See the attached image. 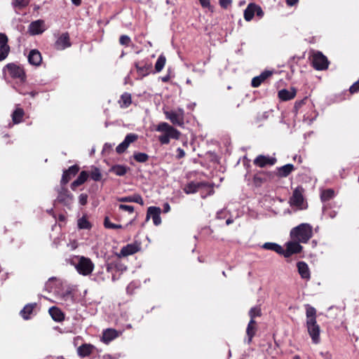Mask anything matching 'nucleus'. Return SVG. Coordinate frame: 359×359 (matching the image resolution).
<instances>
[{"mask_svg":"<svg viewBox=\"0 0 359 359\" xmlns=\"http://www.w3.org/2000/svg\"><path fill=\"white\" fill-rule=\"evenodd\" d=\"M166 62L165 56L163 54L160 55L155 64V70L156 72H160L164 67Z\"/></svg>","mask_w":359,"mask_h":359,"instance_id":"obj_34","label":"nucleus"},{"mask_svg":"<svg viewBox=\"0 0 359 359\" xmlns=\"http://www.w3.org/2000/svg\"><path fill=\"white\" fill-rule=\"evenodd\" d=\"M24 116V111L22 109L17 108L12 114V119L14 123H19L22 121Z\"/></svg>","mask_w":359,"mask_h":359,"instance_id":"obj_33","label":"nucleus"},{"mask_svg":"<svg viewBox=\"0 0 359 359\" xmlns=\"http://www.w3.org/2000/svg\"><path fill=\"white\" fill-rule=\"evenodd\" d=\"M262 247H280V245L275 243H265Z\"/></svg>","mask_w":359,"mask_h":359,"instance_id":"obj_57","label":"nucleus"},{"mask_svg":"<svg viewBox=\"0 0 359 359\" xmlns=\"http://www.w3.org/2000/svg\"><path fill=\"white\" fill-rule=\"evenodd\" d=\"M128 149V147L126 146L125 143H123V142H122L121 144H119L116 148V151L118 154H122L123 153L126 149Z\"/></svg>","mask_w":359,"mask_h":359,"instance_id":"obj_50","label":"nucleus"},{"mask_svg":"<svg viewBox=\"0 0 359 359\" xmlns=\"http://www.w3.org/2000/svg\"><path fill=\"white\" fill-rule=\"evenodd\" d=\"M88 175L86 171L81 172L78 178L72 183L71 188L74 190L77 187L83 184L87 180Z\"/></svg>","mask_w":359,"mask_h":359,"instance_id":"obj_27","label":"nucleus"},{"mask_svg":"<svg viewBox=\"0 0 359 359\" xmlns=\"http://www.w3.org/2000/svg\"><path fill=\"white\" fill-rule=\"evenodd\" d=\"M160 214H161V209L159 208L151 206L147 210V218L151 217L153 219L154 224L156 226H158L161 222Z\"/></svg>","mask_w":359,"mask_h":359,"instance_id":"obj_15","label":"nucleus"},{"mask_svg":"<svg viewBox=\"0 0 359 359\" xmlns=\"http://www.w3.org/2000/svg\"><path fill=\"white\" fill-rule=\"evenodd\" d=\"M351 93H355L359 91V80L350 87Z\"/></svg>","mask_w":359,"mask_h":359,"instance_id":"obj_53","label":"nucleus"},{"mask_svg":"<svg viewBox=\"0 0 359 359\" xmlns=\"http://www.w3.org/2000/svg\"><path fill=\"white\" fill-rule=\"evenodd\" d=\"M90 177L94 181H96V182L100 181L102 177V175H101L100 170L98 168H95L93 170H92V172L90 173Z\"/></svg>","mask_w":359,"mask_h":359,"instance_id":"obj_41","label":"nucleus"},{"mask_svg":"<svg viewBox=\"0 0 359 359\" xmlns=\"http://www.w3.org/2000/svg\"><path fill=\"white\" fill-rule=\"evenodd\" d=\"M165 118L175 126H183L184 124V111L182 108L176 110L165 111Z\"/></svg>","mask_w":359,"mask_h":359,"instance_id":"obj_6","label":"nucleus"},{"mask_svg":"<svg viewBox=\"0 0 359 359\" xmlns=\"http://www.w3.org/2000/svg\"><path fill=\"white\" fill-rule=\"evenodd\" d=\"M128 168L122 165H116L111 167L110 171L117 176H123L128 171Z\"/></svg>","mask_w":359,"mask_h":359,"instance_id":"obj_31","label":"nucleus"},{"mask_svg":"<svg viewBox=\"0 0 359 359\" xmlns=\"http://www.w3.org/2000/svg\"><path fill=\"white\" fill-rule=\"evenodd\" d=\"M46 29L45 22L42 20L34 21L29 26V32L32 35L42 34Z\"/></svg>","mask_w":359,"mask_h":359,"instance_id":"obj_12","label":"nucleus"},{"mask_svg":"<svg viewBox=\"0 0 359 359\" xmlns=\"http://www.w3.org/2000/svg\"><path fill=\"white\" fill-rule=\"evenodd\" d=\"M276 162V159L274 158H269L265 156H258L254 161V163L260 167L264 168L266 165H273Z\"/></svg>","mask_w":359,"mask_h":359,"instance_id":"obj_17","label":"nucleus"},{"mask_svg":"<svg viewBox=\"0 0 359 359\" xmlns=\"http://www.w3.org/2000/svg\"><path fill=\"white\" fill-rule=\"evenodd\" d=\"M255 324H256V322L255 320H250L247 326L246 334H247L248 338L246 339H245V341L248 344H250L251 343L252 339L255 334V331H256Z\"/></svg>","mask_w":359,"mask_h":359,"instance_id":"obj_20","label":"nucleus"},{"mask_svg":"<svg viewBox=\"0 0 359 359\" xmlns=\"http://www.w3.org/2000/svg\"><path fill=\"white\" fill-rule=\"evenodd\" d=\"M334 196V191L332 189L324 190L321 192L320 198L323 201H327L332 198Z\"/></svg>","mask_w":359,"mask_h":359,"instance_id":"obj_36","label":"nucleus"},{"mask_svg":"<svg viewBox=\"0 0 359 359\" xmlns=\"http://www.w3.org/2000/svg\"><path fill=\"white\" fill-rule=\"evenodd\" d=\"M36 304H28L20 311V315L25 320L30 318Z\"/></svg>","mask_w":359,"mask_h":359,"instance_id":"obj_30","label":"nucleus"},{"mask_svg":"<svg viewBox=\"0 0 359 359\" xmlns=\"http://www.w3.org/2000/svg\"><path fill=\"white\" fill-rule=\"evenodd\" d=\"M79 168L74 165L69 168L68 170H65V172H68V175L69 174L72 175H75L79 172Z\"/></svg>","mask_w":359,"mask_h":359,"instance_id":"obj_47","label":"nucleus"},{"mask_svg":"<svg viewBox=\"0 0 359 359\" xmlns=\"http://www.w3.org/2000/svg\"><path fill=\"white\" fill-rule=\"evenodd\" d=\"M72 4L76 6H79L81 4V0H71Z\"/></svg>","mask_w":359,"mask_h":359,"instance_id":"obj_61","label":"nucleus"},{"mask_svg":"<svg viewBox=\"0 0 359 359\" xmlns=\"http://www.w3.org/2000/svg\"><path fill=\"white\" fill-rule=\"evenodd\" d=\"M304 189L302 187L298 186L296 187L292 193V196L290 198V203L292 206H296L299 209H303L304 207Z\"/></svg>","mask_w":359,"mask_h":359,"instance_id":"obj_8","label":"nucleus"},{"mask_svg":"<svg viewBox=\"0 0 359 359\" xmlns=\"http://www.w3.org/2000/svg\"><path fill=\"white\" fill-rule=\"evenodd\" d=\"M298 272L301 277L304 279L310 278V271L308 265L304 262H299L297 263Z\"/></svg>","mask_w":359,"mask_h":359,"instance_id":"obj_26","label":"nucleus"},{"mask_svg":"<svg viewBox=\"0 0 359 359\" xmlns=\"http://www.w3.org/2000/svg\"><path fill=\"white\" fill-rule=\"evenodd\" d=\"M8 37L5 34L0 33V47L9 46L8 44Z\"/></svg>","mask_w":359,"mask_h":359,"instance_id":"obj_44","label":"nucleus"},{"mask_svg":"<svg viewBox=\"0 0 359 359\" xmlns=\"http://www.w3.org/2000/svg\"><path fill=\"white\" fill-rule=\"evenodd\" d=\"M294 170L292 164H286L278 168V175L281 177H287Z\"/></svg>","mask_w":359,"mask_h":359,"instance_id":"obj_29","label":"nucleus"},{"mask_svg":"<svg viewBox=\"0 0 359 359\" xmlns=\"http://www.w3.org/2000/svg\"><path fill=\"white\" fill-rule=\"evenodd\" d=\"M306 327L312 342L318 344L320 342V326L316 321V310L309 304H306Z\"/></svg>","mask_w":359,"mask_h":359,"instance_id":"obj_2","label":"nucleus"},{"mask_svg":"<svg viewBox=\"0 0 359 359\" xmlns=\"http://www.w3.org/2000/svg\"><path fill=\"white\" fill-rule=\"evenodd\" d=\"M118 336V333L116 330L109 328L103 331L102 341L105 344H109Z\"/></svg>","mask_w":359,"mask_h":359,"instance_id":"obj_19","label":"nucleus"},{"mask_svg":"<svg viewBox=\"0 0 359 359\" xmlns=\"http://www.w3.org/2000/svg\"><path fill=\"white\" fill-rule=\"evenodd\" d=\"M71 46L68 33L62 34L55 41V46L57 50H64Z\"/></svg>","mask_w":359,"mask_h":359,"instance_id":"obj_14","label":"nucleus"},{"mask_svg":"<svg viewBox=\"0 0 359 359\" xmlns=\"http://www.w3.org/2000/svg\"><path fill=\"white\" fill-rule=\"evenodd\" d=\"M116 268L118 271H123L126 270V267L122 265L116 266Z\"/></svg>","mask_w":359,"mask_h":359,"instance_id":"obj_62","label":"nucleus"},{"mask_svg":"<svg viewBox=\"0 0 359 359\" xmlns=\"http://www.w3.org/2000/svg\"><path fill=\"white\" fill-rule=\"evenodd\" d=\"M220 6L224 8H227L231 4V0H219Z\"/></svg>","mask_w":359,"mask_h":359,"instance_id":"obj_54","label":"nucleus"},{"mask_svg":"<svg viewBox=\"0 0 359 359\" xmlns=\"http://www.w3.org/2000/svg\"><path fill=\"white\" fill-rule=\"evenodd\" d=\"M5 69L13 79H18L21 81L25 79V73L22 67L14 63H9L5 67Z\"/></svg>","mask_w":359,"mask_h":359,"instance_id":"obj_9","label":"nucleus"},{"mask_svg":"<svg viewBox=\"0 0 359 359\" xmlns=\"http://www.w3.org/2000/svg\"><path fill=\"white\" fill-rule=\"evenodd\" d=\"M118 208L120 210L127 211L129 213H133L134 212V207L132 205L121 204L119 205Z\"/></svg>","mask_w":359,"mask_h":359,"instance_id":"obj_48","label":"nucleus"},{"mask_svg":"<svg viewBox=\"0 0 359 359\" xmlns=\"http://www.w3.org/2000/svg\"><path fill=\"white\" fill-rule=\"evenodd\" d=\"M29 62L34 66H39L42 61L41 53L36 50H32L28 55Z\"/></svg>","mask_w":359,"mask_h":359,"instance_id":"obj_16","label":"nucleus"},{"mask_svg":"<svg viewBox=\"0 0 359 359\" xmlns=\"http://www.w3.org/2000/svg\"><path fill=\"white\" fill-rule=\"evenodd\" d=\"M204 185L205 184L202 182L196 183L194 182H191L184 187V191L187 194H194L198 191L199 188L203 187Z\"/></svg>","mask_w":359,"mask_h":359,"instance_id":"obj_25","label":"nucleus"},{"mask_svg":"<svg viewBox=\"0 0 359 359\" xmlns=\"http://www.w3.org/2000/svg\"><path fill=\"white\" fill-rule=\"evenodd\" d=\"M296 95V90L291 88L290 90L283 89L278 92V97L283 101H287L293 99Z\"/></svg>","mask_w":359,"mask_h":359,"instance_id":"obj_21","label":"nucleus"},{"mask_svg":"<svg viewBox=\"0 0 359 359\" xmlns=\"http://www.w3.org/2000/svg\"><path fill=\"white\" fill-rule=\"evenodd\" d=\"M163 210L165 212H168L170 210V205L168 203H165L163 205Z\"/></svg>","mask_w":359,"mask_h":359,"instance_id":"obj_60","label":"nucleus"},{"mask_svg":"<svg viewBox=\"0 0 359 359\" xmlns=\"http://www.w3.org/2000/svg\"><path fill=\"white\" fill-rule=\"evenodd\" d=\"M78 226L81 229H88L90 228V224L85 217H82L78 220Z\"/></svg>","mask_w":359,"mask_h":359,"instance_id":"obj_38","label":"nucleus"},{"mask_svg":"<svg viewBox=\"0 0 359 359\" xmlns=\"http://www.w3.org/2000/svg\"><path fill=\"white\" fill-rule=\"evenodd\" d=\"M292 359H301V358H300V356H299V355H294V356L293 357V358H292Z\"/></svg>","mask_w":359,"mask_h":359,"instance_id":"obj_64","label":"nucleus"},{"mask_svg":"<svg viewBox=\"0 0 359 359\" xmlns=\"http://www.w3.org/2000/svg\"><path fill=\"white\" fill-rule=\"evenodd\" d=\"M70 179H71V175L69 174L68 175V172L64 171L63 174H62V179H61V184H66L67 183H68V182L69 181Z\"/></svg>","mask_w":359,"mask_h":359,"instance_id":"obj_49","label":"nucleus"},{"mask_svg":"<svg viewBox=\"0 0 359 359\" xmlns=\"http://www.w3.org/2000/svg\"><path fill=\"white\" fill-rule=\"evenodd\" d=\"M262 315L261 309L259 306H255L250 309L249 311V316L250 320H254L255 317L260 316Z\"/></svg>","mask_w":359,"mask_h":359,"instance_id":"obj_40","label":"nucleus"},{"mask_svg":"<svg viewBox=\"0 0 359 359\" xmlns=\"http://www.w3.org/2000/svg\"><path fill=\"white\" fill-rule=\"evenodd\" d=\"M49 314L56 322H60L64 319L63 313L57 307H50L48 310Z\"/></svg>","mask_w":359,"mask_h":359,"instance_id":"obj_28","label":"nucleus"},{"mask_svg":"<svg viewBox=\"0 0 359 359\" xmlns=\"http://www.w3.org/2000/svg\"><path fill=\"white\" fill-rule=\"evenodd\" d=\"M311 236L312 227L308 224H301L291 230V241L285 244V247H302L300 243H306Z\"/></svg>","mask_w":359,"mask_h":359,"instance_id":"obj_1","label":"nucleus"},{"mask_svg":"<svg viewBox=\"0 0 359 359\" xmlns=\"http://www.w3.org/2000/svg\"><path fill=\"white\" fill-rule=\"evenodd\" d=\"M51 291L55 294V298L59 304L70 306L74 302V295L68 289L61 290L55 289Z\"/></svg>","mask_w":359,"mask_h":359,"instance_id":"obj_5","label":"nucleus"},{"mask_svg":"<svg viewBox=\"0 0 359 359\" xmlns=\"http://www.w3.org/2000/svg\"><path fill=\"white\" fill-rule=\"evenodd\" d=\"M118 201L123 203H137L141 205H144V201L140 194H134L132 196L121 197L118 199Z\"/></svg>","mask_w":359,"mask_h":359,"instance_id":"obj_22","label":"nucleus"},{"mask_svg":"<svg viewBox=\"0 0 359 359\" xmlns=\"http://www.w3.org/2000/svg\"><path fill=\"white\" fill-rule=\"evenodd\" d=\"M10 51L9 46L0 47V61L4 60Z\"/></svg>","mask_w":359,"mask_h":359,"instance_id":"obj_42","label":"nucleus"},{"mask_svg":"<svg viewBox=\"0 0 359 359\" xmlns=\"http://www.w3.org/2000/svg\"><path fill=\"white\" fill-rule=\"evenodd\" d=\"M137 135L133 134V133H130V134H128V135L126 136V137H125V139H124V140H123V143H125L126 146L127 147H129V145H130L131 143H133V142H134L135 141H136V140H137Z\"/></svg>","mask_w":359,"mask_h":359,"instance_id":"obj_39","label":"nucleus"},{"mask_svg":"<svg viewBox=\"0 0 359 359\" xmlns=\"http://www.w3.org/2000/svg\"><path fill=\"white\" fill-rule=\"evenodd\" d=\"M286 1V4L290 6H292L294 5H295L299 0H285Z\"/></svg>","mask_w":359,"mask_h":359,"instance_id":"obj_59","label":"nucleus"},{"mask_svg":"<svg viewBox=\"0 0 359 359\" xmlns=\"http://www.w3.org/2000/svg\"><path fill=\"white\" fill-rule=\"evenodd\" d=\"M140 248H121L119 252H116L118 257H124L133 255L138 252Z\"/></svg>","mask_w":359,"mask_h":359,"instance_id":"obj_32","label":"nucleus"},{"mask_svg":"<svg viewBox=\"0 0 359 359\" xmlns=\"http://www.w3.org/2000/svg\"><path fill=\"white\" fill-rule=\"evenodd\" d=\"M15 6L25 7L29 4V0H13Z\"/></svg>","mask_w":359,"mask_h":359,"instance_id":"obj_43","label":"nucleus"},{"mask_svg":"<svg viewBox=\"0 0 359 359\" xmlns=\"http://www.w3.org/2000/svg\"><path fill=\"white\" fill-rule=\"evenodd\" d=\"M55 283V285H57L59 284V283L53 278H49L48 281L46 283V287L47 289H49L50 287H51L50 285L53 283Z\"/></svg>","mask_w":359,"mask_h":359,"instance_id":"obj_55","label":"nucleus"},{"mask_svg":"<svg viewBox=\"0 0 359 359\" xmlns=\"http://www.w3.org/2000/svg\"><path fill=\"white\" fill-rule=\"evenodd\" d=\"M119 42L121 45L128 46L130 42V39L127 35H122L119 39Z\"/></svg>","mask_w":359,"mask_h":359,"instance_id":"obj_46","label":"nucleus"},{"mask_svg":"<svg viewBox=\"0 0 359 359\" xmlns=\"http://www.w3.org/2000/svg\"><path fill=\"white\" fill-rule=\"evenodd\" d=\"M121 107H128L131 104V95L129 93H123L119 101Z\"/></svg>","mask_w":359,"mask_h":359,"instance_id":"obj_35","label":"nucleus"},{"mask_svg":"<svg viewBox=\"0 0 359 359\" xmlns=\"http://www.w3.org/2000/svg\"><path fill=\"white\" fill-rule=\"evenodd\" d=\"M255 14L258 17L262 18L264 11L259 6L252 3L249 4L244 11V19L246 21H250Z\"/></svg>","mask_w":359,"mask_h":359,"instance_id":"obj_10","label":"nucleus"},{"mask_svg":"<svg viewBox=\"0 0 359 359\" xmlns=\"http://www.w3.org/2000/svg\"><path fill=\"white\" fill-rule=\"evenodd\" d=\"M104 226L106 228H108V229H117V228L121 227L120 225H116V224L111 223L110 222V220L109 219V218H107V217H106L104 219Z\"/></svg>","mask_w":359,"mask_h":359,"instance_id":"obj_45","label":"nucleus"},{"mask_svg":"<svg viewBox=\"0 0 359 359\" xmlns=\"http://www.w3.org/2000/svg\"><path fill=\"white\" fill-rule=\"evenodd\" d=\"M177 158H182L184 157L185 152L182 149L178 148L177 149Z\"/></svg>","mask_w":359,"mask_h":359,"instance_id":"obj_56","label":"nucleus"},{"mask_svg":"<svg viewBox=\"0 0 359 359\" xmlns=\"http://www.w3.org/2000/svg\"><path fill=\"white\" fill-rule=\"evenodd\" d=\"M201 6L205 8H208L209 10L212 9V6L210 4V0H198Z\"/></svg>","mask_w":359,"mask_h":359,"instance_id":"obj_52","label":"nucleus"},{"mask_svg":"<svg viewBox=\"0 0 359 359\" xmlns=\"http://www.w3.org/2000/svg\"><path fill=\"white\" fill-rule=\"evenodd\" d=\"M69 263L73 266L79 274L88 276L92 273L95 265L88 257L76 255L69 259Z\"/></svg>","mask_w":359,"mask_h":359,"instance_id":"obj_3","label":"nucleus"},{"mask_svg":"<svg viewBox=\"0 0 359 359\" xmlns=\"http://www.w3.org/2000/svg\"><path fill=\"white\" fill-rule=\"evenodd\" d=\"M275 250L278 254L288 258L292 255L301 252L302 248H270Z\"/></svg>","mask_w":359,"mask_h":359,"instance_id":"obj_18","label":"nucleus"},{"mask_svg":"<svg viewBox=\"0 0 359 359\" xmlns=\"http://www.w3.org/2000/svg\"><path fill=\"white\" fill-rule=\"evenodd\" d=\"M135 66L139 76L141 77L147 76L150 73L152 67L151 63L144 61L135 62Z\"/></svg>","mask_w":359,"mask_h":359,"instance_id":"obj_13","label":"nucleus"},{"mask_svg":"<svg viewBox=\"0 0 359 359\" xmlns=\"http://www.w3.org/2000/svg\"><path fill=\"white\" fill-rule=\"evenodd\" d=\"M133 157L136 161L140 163H144L149 159V156L142 152L135 153Z\"/></svg>","mask_w":359,"mask_h":359,"instance_id":"obj_37","label":"nucleus"},{"mask_svg":"<svg viewBox=\"0 0 359 359\" xmlns=\"http://www.w3.org/2000/svg\"><path fill=\"white\" fill-rule=\"evenodd\" d=\"M311 57L313 66L316 69L325 70L327 69L329 62L327 58L321 52H313Z\"/></svg>","mask_w":359,"mask_h":359,"instance_id":"obj_7","label":"nucleus"},{"mask_svg":"<svg viewBox=\"0 0 359 359\" xmlns=\"http://www.w3.org/2000/svg\"><path fill=\"white\" fill-rule=\"evenodd\" d=\"M79 201L81 205H85L88 202V195L86 194H80Z\"/></svg>","mask_w":359,"mask_h":359,"instance_id":"obj_51","label":"nucleus"},{"mask_svg":"<svg viewBox=\"0 0 359 359\" xmlns=\"http://www.w3.org/2000/svg\"><path fill=\"white\" fill-rule=\"evenodd\" d=\"M156 131L161 133L158 140L162 144H169L170 139L178 140L180 132L166 122H161L155 128Z\"/></svg>","mask_w":359,"mask_h":359,"instance_id":"obj_4","label":"nucleus"},{"mask_svg":"<svg viewBox=\"0 0 359 359\" xmlns=\"http://www.w3.org/2000/svg\"><path fill=\"white\" fill-rule=\"evenodd\" d=\"M233 222V220L231 219H228L226 221V224L227 225H229L230 224H231Z\"/></svg>","mask_w":359,"mask_h":359,"instance_id":"obj_63","label":"nucleus"},{"mask_svg":"<svg viewBox=\"0 0 359 359\" xmlns=\"http://www.w3.org/2000/svg\"><path fill=\"white\" fill-rule=\"evenodd\" d=\"M73 195L67 189L61 188L58 192L57 201L66 206H69L73 202Z\"/></svg>","mask_w":359,"mask_h":359,"instance_id":"obj_11","label":"nucleus"},{"mask_svg":"<svg viewBox=\"0 0 359 359\" xmlns=\"http://www.w3.org/2000/svg\"><path fill=\"white\" fill-rule=\"evenodd\" d=\"M320 355L325 358V359H332V355L329 352H321Z\"/></svg>","mask_w":359,"mask_h":359,"instance_id":"obj_58","label":"nucleus"},{"mask_svg":"<svg viewBox=\"0 0 359 359\" xmlns=\"http://www.w3.org/2000/svg\"><path fill=\"white\" fill-rule=\"evenodd\" d=\"M95 346L90 344H84L77 348V353L81 357H86L92 353Z\"/></svg>","mask_w":359,"mask_h":359,"instance_id":"obj_23","label":"nucleus"},{"mask_svg":"<svg viewBox=\"0 0 359 359\" xmlns=\"http://www.w3.org/2000/svg\"><path fill=\"white\" fill-rule=\"evenodd\" d=\"M271 75V72L269 71H265L262 72L259 76H255L252 80V86L254 88H257L261 85L269 76Z\"/></svg>","mask_w":359,"mask_h":359,"instance_id":"obj_24","label":"nucleus"}]
</instances>
